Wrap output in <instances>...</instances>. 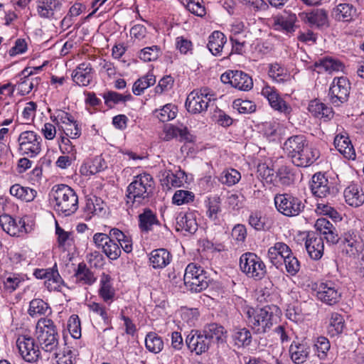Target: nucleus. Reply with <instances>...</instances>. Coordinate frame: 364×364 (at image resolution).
I'll return each mask as SVG.
<instances>
[{
  "instance_id": "nucleus-1",
  "label": "nucleus",
  "mask_w": 364,
  "mask_h": 364,
  "mask_svg": "<svg viewBox=\"0 0 364 364\" xmlns=\"http://www.w3.org/2000/svg\"><path fill=\"white\" fill-rule=\"evenodd\" d=\"M283 149L296 166H309L320 156L319 151L309 146L306 136L301 134L289 137L284 143Z\"/></svg>"
},
{
  "instance_id": "nucleus-2",
  "label": "nucleus",
  "mask_w": 364,
  "mask_h": 364,
  "mask_svg": "<svg viewBox=\"0 0 364 364\" xmlns=\"http://www.w3.org/2000/svg\"><path fill=\"white\" fill-rule=\"evenodd\" d=\"M154 188V181L150 174L144 173L135 176L127 188V210L133 211L134 208L146 204L153 194Z\"/></svg>"
},
{
  "instance_id": "nucleus-3",
  "label": "nucleus",
  "mask_w": 364,
  "mask_h": 364,
  "mask_svg": "<svg viewBox=\"0 0 364 364\" xmlns=\"http://www.w3.org/2000/svg\"><path fill=\"white\" fill-rule=\"evenodd\" d=\"M50 200L56 212L64 216H69L78 208V197L73 189L65 184L53 187Z\"/></svg>"
},
{
  "instance_id": "nucleus-4",
  "label": "nucleus",
  "mask_w": 364,
  "mask_h": 364,
  "mask_svg": "<svg viewBox=\"0 0 364 364\" xmlns=\"http://www.w3.org/2000/svg\"><path fill=\"white\" fill-rule=\"evenodd\" d=\"M36 337L39 346L45 352L56 351L59 343V335L51 319L42 318L38 320L36 324Z\"/></svg>"
},
{
  "instance_id": "nucleus-5",
  "label": "nucleus",
  "mask_w": 364,
  "mask_h": 364,
  "mask_svg": "<svg viewBox=\"0 0 364 364\" xmlns=\"http://www.w3.org/2000/svg\"><path fill=\"white\" fill-rule=\"evenodd\" d=\"M245 314L249 326L255 333H264L273 326L274 316L269 306L256 309L247 307Z\"/></svg>"
},
{
  "instance_id": "nucleus-6",
  "label": "nucleus",
  "mask_w": 364,
  "mask_h": 364,
  "mask_svg": "<svg viewBox=\"0 0 364 364\" xmlns=\"http://www.w3.org/2000/svg\"><path fill=\"white\" fill-rule=\"evenodd\" d=\"M240 267L243 273L255 280H261L267 273L264 262L253 252H245L240 256Z\"/></svg>"
},
{
  "instance_id": "nucleus-7",
  "label": "nucleus",
  "mask_w": 364,
  "mask_h": 364,
  "mask_svg": "<svg viewBox=\"0 0 364 364\" xmlns=\"http://www.w3.org/2000/svg\"><path fill=\"white\" fill-rule=\"evenodd\" d=\"M183 281L188 289L200 292L208 287L210 279L200 266L191 263L185 269Z\"/></svg>"
},
{
  "instance_id": "nucleus-8",
  "label": "nucleus",
  "mask_w": 364,
  "mask_h": 364,
  "mask_svg": "<svg viewBox=\"0 0 364 364\" xmlns=\"http://www.w3.org/2000/svg\"><path fill=\"white\" fill-rule=\"evenodd\" d=\"M214 100L213 95L208 88L205 87L192 91L188 95L185 105L188 112L200 114L205 112Z\"/></svg>"
},
{
  "instance_id": "nucleus-9",
  "label": "nucleus",
  "mask_w": 364,
  "mask_h": 364,
  "mask_svg": "<svg viewBox=\"0 0 364 364\" xmlns=\"http://www.w3.org/2000/svg\"><path fill=\"white\" fill-rule=\"evenodd\" d=\"M18 150L22 155L33 158L41 151L42 138L33 131L22 132L18 138Z\"/></svg>"
},
{
  "instance_id": "nucleus-10",
  "label": "nucleus",
  "mask_w": 364,
  "mask_h": 364,
  "mask_svg": "<svg viewBox=\"0 0 364 364\" xmlns=\"http://www.w3.org/2000/svg\"><path fill=\"white\" fill-rule=\"evenodd\" d=\"M274 204L279 213L288 217L299 215L305 207L301 199L288 193L276 195Z\"/></svg>"
},
{
  "instance_id": "nucleus-11",
  "label": "nucleus",
  "mask_w": 364,
  "mask_h": 364,
  "mask_svg": "<svg viewBox=\"0 0 364 364\" xmlns=\"http://www.w3.org/2000/svg\"><path fill=\"white\" fill-rule=\"evenodd\" d=\"M316 299L322 303L333 306L339 302L341 291L337 284L333 282H321L314 289Z\"/></svg>"
},
{
  "instance_id": "nucleus-12",
  "label": "nucleus",
  "mask_w": 364,
  "mask_h": 364,
  "mask_svg": "<svg viewBox=\"0 0 364 364\" xmlns=\"http://www.w3.org/2000/svg\"><path fill=\"white\" fill-rule=\"evenodd\" d=\"M350 90V84L346 77H335L329 89L330 102L334 106H340L348 100Z\"/></svg>"
},
{
  "instance_id": "nucleus-13",
  "label": "nucleus",
  "mask_w": 364,
  "mask_h": 364,
  "mask_svg": "<svg viewBox=\"0 0 364 364\" xmlns=\"http://www.w3.org/2000/svg\"><path fill=\"white\" fill-rule=\"evenodd\" d=\"M220 80L242 91H249L253 87L252 77L241 70H228L221 75Z\"/></svg>"
},
{
  "instance_id": "nucleus-14",
  "label": "nucleus",
  "mask_w": 364,
  "mask_h": 364,
  "mask_svg": "<svg viewBox=\"0 0 364 364\" xmlns=\"http://www.w3.org/2000/svg\"><path fill=\"white\" fill-rule=\"evenodd\" d=\"M16 347L21 358L26 362H36L40 357L39 346L36 345L34 339L31 336H18Z\"/></svg>"
},
{
  "instance_id": "nucleus-15",
  "label": "nucleus",
  "mask_w": 364,
  "mask_h": 364,
  "mask_svg": "<svg viewBox=\"0 0 364 364\" xmlns=\"http://www.w3.org/2000/svg\"><path fill=\"white\" fill-rule=\"evenodd\" d=\"M138 226L141 232L146 234L153 232L156 228H159L162 233L163 230H168L166 225L161 223L156 213L149 208H144L142 213L139 214Z\"/></svg>"
},
{
  "instance_id": "nucleus-16",
  "label": "nucleus",
  "mask_w": 364,
  "mask_h": 364,
  "mask_svg": "<svg viewBox=\"0 0 364 364\" xmlns=\"http://www.w3.org/2000/svg\"><path fill=\"white\" fill-rule=\"evenodd\" d=\"M36 279H45V286L49 291H61L63 280L57 269H36L33 272Z\"/></svg>"
},
{
  "instance_id": "nucleus-17",
  "label": "nucleus",
  "mask_w": 364,
  "mask_h": 364,
  "mask_svg": "<svg viewBox=\"0 0 364 364\" xmlns=\"http://www.w3.org/2000/svg\"><path fill=\"white\" fill-rule=\"evenodd\" d=\"M310 188L313 195L320 198H327L334 190L333 183L321 173H316L312 176Z\"/></svg>"
},
{
  "instance_id": "nucleus-18",
  "label": "nucleus",
  "mask_w": 364,
  "mask_h": 364,
  "mask_svg": "<svg viewBox=\"0 0 364 364\" xmlns=\"http://www.w3.org/2000/svg\"><path fill=\"white\" fill-rule=\"evenodd\" d=\"M261 94L269 102L270 106L279 112L289 114L291 111V107L280 97L277 90L269 85L264 86Z\"/></svg>"
},
{
  "instance_id": "nucleus-19",
  "label": "nucleus",
  "mask_w": 364,
  "mask_h": 364,
  "mask_svg": "<svg viewBox=\"0 0 364 364\" xmlns=\"http://www.w3.org/2000/svg\"><path fill=\"white\" fill-rule=\"evenodd\" d=\"M186 343L188 348L196 355L205 353L210 346L207 337L200 331H191L186 337Z\"/></svg>"
},
{
  "instance_id": "nucleus-20",
  "label": "nucleus",
  "mask_w": 364,
  "mask_h": 364,
  "mask_svg": "<svg viewBox=\"0 0 364 364\" xmlns=\"http://www.w3.org/2000/svg\"><path fill=\"white\" fill-rule=\"evenodd\" d=\"M305 247L309 256L314 260L320 259L324 251L323 238L315 233H309L305 241Z\"/></svg>"
},
{
  "instance_id": "nucleus-21",
  "label": "nucleus",
  "mask_w": 364,
  "mask_h": 364,
  "mask_svg": "<svg viewBox=\"0 0 364 364\" xmlns=\"http://www.w3.org/2000/svg\"><path fill=\"white\" fill-rule=\"evenodd\" d=\"M176 231L193 234L198 230V223L195 215L193 213H180L176 218Z\"/></svg>"
},
{
  "instance_id": "nucleus-22",
  "label": "nucleus",
  "mask_w": 364,
  "mask_h": 364,
  "mask_svg": "<svg viewBox=\"0 0 364 364\" xmlns=\"http://www.w3.org/2000/svg\"><path fill=\"white\" fill-rule=\"evenodd\" d=\"M346 202L350 206L359 207L364 203V192L360 186L352 183L344 190Z\"/></svg>"
},
{
  "instance_id": "nucleus-23",
  "label": "nucleus",
  "mask_w": 364,
  "mask_h": 364,
  "mask_svg": "<svg viewBox=\"0 0 364 364\" xmlns=\"http://www.w3.org/2000/svg\"><path fill=\"white\" fill-rule=\"evenodd\" d=\"M92 68L90 63L80 64L72 74L73 80L80 86H87L92 79Z\"/></svg>"
},
{
  "instance_id": "nucleus-24",
  "label": "nucleus",
  "mask_w": 364,
  "mask_h": 364,
  "mask_svg": "<svg viewBox=\"0 0 364 364\" xmlns=\"http://www.w3.org/2000/svg\"><path fill=\"white\" fill-rule=\"evenodd\" d=\"M309 353V346L304 342L293 341L289 347L291 359L296 364L304 363Z\"/></svg>"
},
{
  "instance_id": "nucleus-25",
  "label": "nucleus",
  "mask_w": 364,
  "mask_h": 364,
  "mask_svg": "<svg viewBox=\"0 0 364 364\" xmlns=\"http://www.w3.org/2000/svg\"><path fill=\"white\" fill-rule=\"evenodd\" d=\"M165 136L164 139L168 141L173 138H177L181 141L192 142L193 141V136L190 134L186 127H176L168 126L164 129Z\"/></svg>"
},
{
  "instance_id": "nucleus-26",
  "label": "nucleus",
  "mask_w": 364,
  "mask_h": 364,
  "mask_svg": "<svg viewBox=\"0 0 364 364\" xmlns=\"http://www.w3.org/2000/svg\"><path fill=\"white\" fill-rule=\"evenodd\" d=\"M358 242L356 239V234L350 230L345 232L339 242V247L346 255H355L358 252Z\"/></svg>"
},
{
  "instance_id": "nucleus-27",
  "label": "nucleus",
  "mask_w": 364,
  "mask_h": 364,
  "mask_svg": "<svg viewBox=\"0 0 364 364\" xmlns=\"http://www.w3.org/2000/svg\"><path fill=\"white\" fill-rule=\"evenodd\" d=\"M24 282V276L18 273L5 272L0 274V284L8 292L14 291L21 282Z\"/></svg>"
},
{
  "instance_id": "nucleus-28",
  "label": "nucleus",
  "mask_w": 364,
  "mask_h": 364,
  "mask_svg": "<svg viewBox=\"0 0 364 364\" xmlns=\"http://www.w3.org/2000/svg\"><path fill=\"white\" fill-rule=\"evenodd\" d=\"M99 296L106 303L113 301L115 296V290L112 287V279L109 274L103 273L100 281Z\"/></svg>"
},
{
  "instance_id": "nucleus-29",
  "label": "nucleus",
  "mask_w": 364,
  "mask_h": 364,
  "mask_svg": "<svg viewBox=\"0 0 364 364\" xmlns=\"http://www.w3.org/2000/svg\"><path fill=\"white\" fill-rule=\"evenodd\" d=\"M334 145L338 151L348 159H354L355 152L348 136L338 134L334 139Z\"/></svg>"
},
{
  "instance_id": "nucleus-30",
  "label": "nucleus",
  "mask_w": 364,
  "mask_h": 364,
  "mask_svg": "<svg viewBox=\"0 0 364 364\" xmlns=\"http://www.w3.org/2000/svg\"><path fill=\"white\" fill-rule=\"evenodd\" d=\"M61 5L60 0H38L37 11L41 18H50L60 9Z\"/></svg>"
},
{
  "instance_id": "nucleus-31",
  "label": "nucleus",
  "mask_w": 364,
  "mask_h": 364,
  "mask_svg": "<svg viewBox=\"0 0 364 364\" xmlns=\"http://www.w3.org/2000/svg\"><path fill=\"white\" fill-rule=\"evenodd\" d=\"M308 109L314 117L323 119L324 121L330 120L334 114L331 107L317 100L311 101Z\"/></svg>"
},
{
  "instance_id": "nucleus-32",
  "label": "nucleus",
  "mask_w": 364,
  "mask_h": 364,
  "mask_svg": "<svg viewBox=\"0 0 364 364\" xmlns=\"http://www.w3.org/2000/svg\"><path fill=\"white\" fill-rule=\"evenodd\" d=\"M0 225L2 229L11 236H17L23 228L24 222L20 219L17 222L11 216L4 214L0 215Z\"/></svg>"
},
{
  "instance_id": "nucleus-33",
  "label": "nucleus",
  "mask_w": 364,
  "mask_h": 364,
  "mask_svg": "<svg viewBox=\"0 0 364 364\" xmlns=\"http://www.w3.org/2000/svg\"><path fill=\"white\" fill-rule=\"evenodd\" d=\"M74 277L76 283L82 285L90 286L96 281L94 273L83 262L78 264L74 273Z\"/></svg>"
},
{
  "instance_id": "nucleus-34",
  "label": "nucleus",
  "mask_w": 364,
  "mask_h": 364,
  "mask_svg": "<svg viewBox=\"0 0 364 364\" xmlns=\"http://www.w3.org/2000/svg\"><path fill=\"white\" fill-rule=\"evenodd\" d=\"M314 70L318 73L328 72L331 73L343 70V63L332 58H323L314 63Z\"/></svg>"
},
{
  "instance_id": "nucleus-35",
  "label": "nucleus",
  "mask_w": 364,
  "mask_h": 364,
  "mask_svg": "<svg viewBox=\"0 0 364 364\" xmlns=\"http://www.w3.org/2000/svg\"><path fill=\"white\" fill-rule=\"evenodd\" d=\"M226 42V36L222 32L215 31L209 36L208 48L213 55H221Z\"/></svg>"
},
{
  "instance_id": "nucleus-36",
  "label": "nucleus",
  "mask_w": 364,
  "mask_h": 364,
  "mask_svg": "<svg viewBox=\"0 0 364 364\" xmlns=\"http://www.w3.org/2000/svg\"><path fill=\"white\" fill-rule=\"evenodd\" d=\"M304 21L311 26L318 28L328 26V14L323 9H314L311 12L304 14Z\"/></svg>"
},
{
  "instance_id": "nucleus-37",
  "label": "nucleus",
  "mask_w": 364,
  "mask_h": 364,
  "mask_svg": "<svg viewBox=\"0 0 364 364\" xmlns=\"http://www.w3.org/2000/svg\"><path fill=\"white\" fill-rule=\"evenodd\" d=\"M171 260V255L166 249H157L151 252L149 261L154 269L166 267Z\"/></svg>"
},
{
  "instance_id": "nucleus-38",
  "label": "nucleus",
  "mask_w": 364,
  "mask_h": 364,
  "mask_svg": "<svg viewBox=\"0 0 364 364\" xmlns=\"http://www.w3.org/2000/svg\"><path fill=\"white\" fill-rule=\"evenodd\" d=\"M9 191L11 196L24 202L33 201L37 195L36 190L18 183L11 186Z\"/></svg>"
},
{
  "instance_id": "nucleus-39",
  "label": "nucleus",
  "mask_w": 364,
  "mask_h": 364,
  "mask_svg": "<svg viewBox=\"0 0 364 364\" xmlns=\"http://www.w3.org/2000/svg\"><path fill=\"white\" fill-rule=\"evenodd\" d=\"M355 14V9L349 4H340L333 11V18L339 21H350Z\"/></svg>"
},
{
  "instance_id": "nucleus-40",
  "label": "nucleus",
  "mask_w": 364,
  "mask_h": 364,
  "mask_svg": "<svg viewBox=\"0 0 364 364\" xmlns=\"http://www.w3.org/2000/svg\"><path fill=\"white\" fill-rule=\"evenodd\" d=\"M107 168L106 163L101 156H97L90 161L85 164L80 168L82 174L93 175Z\"/></svg>"
},
{
  "instance_id": "nucleus-41",
  "label": "nucleus",
  "mask_w": 364,
  "mask_h": 364,
  "mask_svg": "<svg viewBox=\"0 0 364 364\" xmlns=\"http://www.w3.org/2000/svg\"><path fill=\"white\" fill-rule=\"evenodd\" d=\"M202 331L210 344L215 341H223L224 328L217 323L207 325Z\"/></svg>"
},
{
  "instance_id": "nucleus-42",
  "label": "nucleus",
  "mask_w": 364,
  "mask_h": 364,
  "mask_svg": "<svg viewBox=\"0 0 364 364\" xmlns=\"http://www.w3.org/2000/svg\"><path fill=\"white\" fill-rule=\"evenodd\" d=\"M206 216L212 221L217 222L219 220V214L221 209V199L219 196L209 198L206 202Z\"/></svg>"
},
{
  "instance_id": "nucleus-43",
  "label": "nucleus",
  "mask_w": 364,
  "mask_h": 364,
  "mask_svg": "<svg viewBox=\"0 0 364 364\" xmlns=\"http://www.w3.org/2000/svg\"><path fill=\"white\" fill-rule=\"evenodd\" d=\"M344 326L345 321L342 315L336 312L332 313L328 327V334L331 336L339 335L343 332Z\"/></svg>"
},
{
  "instance_id": "nucleus-44",
  "label": "nucleus",
  "mask_w": 364,
  "mask_h": 364,
  "mask_svg": "<svg viewBox=\"0 0 364 364\" xmlns=\"http://www.w3.org/2000/svg\"><path fill=\"white\" fill-rule=\"evenodd\" d=\"M330 348L331 344L327 338L319 336L315 340L314 350L320 360H324L327 358Z\"/></svg>"
},
{
  "instance_id": "nucleus-45",
  "label": "nucleus",
  "mask_w": 364,
  "mask_h": 364,
  "mask_svg": "<svg viewBox=\"0 0 364 364\" xmlns=\"http://www.w3.org/2000/svg\"><path fill=\"white\" fill-rule=\"evenodd\" d=\"M296 21V16L295 14L280 16L276 18L274 25L277 27V29L284 31L289 33L294 31Z\"/></svg>"
},
{
  "instance_id": "nucleus-46",
  "label": "nucleus",
  "mask_w": 364,
  "mask_h": 364,
  "mask_svg": "<svg viewBox=\"0 0 364 364\" xmlns=\"http://www.w3.org/2000/svg\"><path fill=\"white\" fill-rule=\"evenodd\" d=\"M28 313L32 317L38 315H46L50 313V309L43 299H34L30 302Z\"/></svg>"
},
{
  "instance_id": "nucleus-47",
  "label": "nucleus",
  "mask_w": 364,
  "mask_h": 364,
  "mask_svg": "<svg viewBox=\"0 0 364 364\" xmlns=\"http://www.w3.org/2000/svg\"><path fill=\"white\" fill-rule=\"evenodd\" d=\"M156 82V77L153 74L148 73L138 79L133 85L132 92L136 95H140L144 91Z\"/></svg>"
},
{
  "instance_id": "nucleus-48",
  "label": "nucleus",
  "mask_w": 364,
  "mask_h": 364,
  "mask_svg": "<svg viewBox=\"0 0 364 364\" xmlns=\"http://www.w3.org/2000/svg\"><path fill=\"white\" fill-rule=\"evenodd\" d=\"M241 179L240 173L235 168H227L222 171L219 176V181L228 186L237 183Z\"/></svg>"
},
{
  "instance_id": "nucleus-49",
  "label": "nucleus",
  "mask_w": 364,
  "mask_h": 364,
  "mask_svg": "<svg viewBox=\"0 0 364 364\" xmlns=\"http://www.w3.org/2000/svg\"><path fill=\"white\" fill-rule=\"evenodd\" d=\"M146 348L150 352L158 353L164 348L162 338L154 332L149 333L145 338Z\"/></svg>"
},
{
  "instance_id": "nucleus-50",
  "label": "nucleus",
  "mask_w": 364,
  "mask_h": 364,
  "mask_svg": "<svg viewBox=\"0 0 364 364\" xmlns=\"http://www.w3.org/2000/svg\"><path fill=\"white\" fill-rule=\"evenodd\" d=\"M268 75L274 81L278 83L284 82L289 78L286 69L277 63L269 65Z\"/></svg>"
},
{
  "instance_id": "nucleus-51",
  "label": "nucleus",
  "mask_w": 364,
  "mask_h": 364,
  "mask_svg": "<svg viewBox=\"0 0 364 364\" xmlns=\"http://www.w3.org/2000/svg\"><path fill=\"white\" fill-rule=\"evenodd\" d=\"M183 4L193 14L203 17L206 11L203 0H182Z\"/></svg>"
},
{
  "instance_id": "nucleus-52",
  "label": "nucleus",
  "mask_w": 364,
  "mask_h": 364,
  "mask_svg": "<svg viewBox=\"0 0 364 364\" xmlns=\"http://www.w3.org/2000/svg\"><path fill=\"white\" fill-rule=\"evenodd\" d=\"M195 195L193 192L186 190H178L172 198V203L177 205L188 204L194 200Z\"/></svg>"
},
{
  "instance_id": "nucleus-53",
  "label": "nucleus",
  "mask_w": 364,
  "mask_h": 364,
  "mask_svg": "<svg viewBox=\"0 0 364 364\" xmlns=\"http://www.w3.org/2000/svg\"><path fill=\"white\" fill-rule=\"evenodd\" d=\"M156 112H159L157 114L159 119L165 122L173 119L176 117L177 107L172 104H167Z\"/></svg>"
},
{
  "instance_id": "nucleus-54",
  "label": "nucleus",
  "mask_w": 364,
  "mask_h": 364,
  "mask_svg": "<svg viewBox=\"0 0 364 364\" xmlns=\"http://www.w3.org/2000/svg\"><path fill=\"white\" fill-rule=\"evenodd\" d=\"M160 54V48L157 46L146 47L141 50L139 58L145 62L156 60Z\"/></svg>"
},
{
  "instance_id": "nucleus-55",
  "label": "nucleus",
  "mask_w": 364,
  "mask_h": 364,
  "mask_svg": "<svg viewBox=\"0 0 364 364\" xmlns=\"http://www.w3.org/2000/svg\"><path fill=\"white\" fill-rule=\"evenodd\" d=\"M103 252L111 260L117 259L121 255V249L117 243L112 239L110 240L105 247L102 248Z\"/></svg>"
},
{
  "instance_id": "nucleus-56",
  "label": "nucleus",
  "mask_w": 364,
  "mask_h": 364,
  "mask_svg": "<svg viewBox=\"0 0 364 364\" xmlns=\"http://www.w3.org/2000/svg\"><path fill=\"white\" fill-rule=\"evenodd\" d=\"M68 329L74 338L81 336L80 320L77 315L73 314L68 321Z\"/></svg>"
},
{
  "instance_id": "nucleus-57",
  "label": "nucleus",
  "mask_w": 364,
  "mask_h": 364,
  "mask_svg": "<svg viewBox=\"0 0 364 364\" xmlns=\"http://www.w3.org/2000/svg\"><path fill=\"white\" fill-rule=\"evenodd\" d=\"M245 197L239 193H230L227 196L226 203L232 210H239L243 207Z\"/></svg>"
},
{
  "instance_id": "nucleus-58",
  "label": "nucleus",
  "mask_w": 364,
  "mask_h": 364,
  "mask_svg": "<svg viewBox=\"0 0 364 364\" xmlns=\"http://www.w3.org/2000/svg\"><path fill=\"white\" fill-rule=\"evenodd\" d=\"M50 119L56 124H63L65 126L75 120L70 113L61 109H57L53 114H51Z\"/></svg>"
},
{
  "instance_id": "nucleus-59",
  "label": "nucleus",
  "mask_w": 364,
  "mask_h": 364,
  "mask_svg": "<svg viewBox=\"0 0 364 364\" xmlns=\"http://www.w3.org/2000/svg\"><path fill=\"white\" fill-rule=\"evenodd\" d=\"M265 220L260 213H252L249 217V224L256 230H265L268 228Z\"/></svg>"
},
{
  "instance_id": "nucleus-60",
  "label": "nucleus",
  "mask_w": 364,
  "mask_h": 364,
  "mask_svg": "<svg viewBox=\"0 0 364 364\" xmlns=\"http://www.w3.org/2000/svg\"><path fill=\"white\" fill-rule=\"evenodd\" d=\"M287 272L291 276H295L300 269V262L292 254L283 259Z\"/></svg>"
},
{
  "instance_id": "nucleus-61",
  "label": "nucleus",
  "mask_w": 364,
  "mask_h": 364,
  "mask_svg": "<svg viewBox=\"0 0 364 364\" xmlns=\"http://www.w3.org/2000/svg\"><path fill=\"white\" fill-rule=\"evenodd\" d=\"M234 107L237 108L240 113L250 114L256 109L255 104L250 100H235L233 102Z\"/></svg>"
},
{
  "instance_id": "nucleus-62",
  "label": "nucleus",
  "mask_w": 364,
  "mask_h": 364,
  "mask_svg": "<svg viewBox=\"0 0 364 364\" xmlns=\"http://www.w3.org/2000/svg\"><path fill=\"white\" fill-rule=\"evenodd\" d=\"M87 307L90 312L100 316L105 323L107 324L110 322L107 311L103 304L97 302H91L87 305Z\"/></svg>"
},
{
  "instance_id": "nucleus-63",
  "label": "nucleus",
  "mask_w": 364,
  "mask_h": 364,
  "mask_svg": "<svg viewBox=\"0 0 364 364\" xmlns=\"http://www.w3.org/2000/svg\"><path fill=\"white\" fill-rule=\"evenodd\" d=\"M64 133L67 137L73 139H78L82 133L81 124L75 119L65 126Z\"/></svg>"
},
{
  "instance_id": "nucleus-64",
  "label": "nucleus",
  "mask_w": 364,
  "mask_h": 364,
  "mask_svg": "<svg viewBox=\"0 0 364 364\" xmlns=\"http://www.w3.org/2000/svg\"><path fill=\"white\" fill-rule=\"evenodd\" d=\"M234 340L237 346H248L252 341V336L246 328H242L237 331L234 335Z\"/></svg>"
}]
</instances>
